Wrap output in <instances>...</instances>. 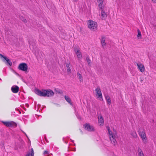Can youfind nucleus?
<instances>
[{
    "label": "nucleus",
    "mask_w": 156,
    "mask_h": 156,
    "mask_svg": "<svg viewBox=\"0 0 156 156\" xmlns=\"http://www.w3.org/2000/svg\"><path fill=\"white\" fill-rule=\"evenodd\" d=\"M105 37L102 36L101 37V42L102 44V45L103 47L104 46H105L106 45V43L105 42Z\"/></svg>",
    "instance_id": "f3484780"
},
{
    "label": "nucleus",
    "mask_w": 156,
    "mask_h": 156,
    "mask_svg": "<svg viewBox=\"0 0 156 156\" xmlns=\"http://www.w3.org/2000/svg\"><path fill=\"white\" fill-rule=\"evenodd\" d=\"M140 136L142 138L143 142L144 143H146L147 142V138L145 132L143 130H140L139 131Z\"/></svg>",
    "instance_id": "6e6552de"
},
{
    "label": "nucleus",
    "mask_w": 156,
    "mask_h": 156,
    "mask_svg": "<svg viewBox=\"0 0 156 156\" xmlns=\"http://www.w3.org/2000/svg\"><path fill=\"white\" fill-rule=\"evenodd\" d=\"M86 60L87 61V62L88 65L89 66H90L91 65V61L90 59L89 58L88 56L86 58Z\"/></svg>",
    "instance_id": "4be33fe9"
},
{
    "label": "nucleus",
    "mask_w": 156,
    "mask_h": 156,
    "mask_svg": "<svg viewBox=\"0 0 156 156\" xmlns=\"http://www.w3.org/2000/svg\"><path fill=\"white\" fill-rule=\"evenodd\" d=\"M3 145H4L3 143Z\"/></svg>",
    "instance_id": "58836bf2"
},
{
    "label": "nucleus",
    "mask_w": 156,
    "mask_h": 156,
    "mask_svg": "<svg viewBox=\"0 0 156 156\" xmlns=\"http://www.w3.org/2000/svg\"><path fill=\"white\" fill-rule=\"evenodd\" d=\"M55 91L59 94H62L63 93V92L61 90H58L56 88H55Z\"/></svg>",
    "instance_id": "bb28decb"
},
{
    "label": "nucleus",
    "mask_w": 156,
    "mask_h": 156,
    "mask_svg": "<svg viewBox=\"0 0 156 156\" xmlns=\"http://www.w3.org/2000/svg\"><path fill=\"white\" fill-rule=\"evenodd\" d=\"M113 131H115V133H116V131H115V130H114V129H113Z\"/></svg>",
    "instance_id": "f704fd0d"
},
{
    "label": "nucleus",
    "mask_w": 156,
    "mask_h": 156,
    "mask_svg": "<svg viewBox=\"0 0 156 156\" xmlns=\"http://www.w3.org/2000/svg\"><path fill=\"white\" fill-rule=\"evenodd\" d=\"M23 132L25 134V135L27 137V135L26 134V133L25 132H24L23 131Z\"/></svg>",
    "instance_id": "2f4dec72"
},
{
    "label": "nucleus",
    "mask_w": 156,
    "mask_h": 156,
    "mask_svg": "<svg viewBox=\"0 0 156 156\" xmlns=\"http://www.w3.org/2000/svg\"><path fill=\"white\" fill-rule=\"evenodd\" d=\"M131 134L134 138H136L137 137V135L135 132L133 131L132 132Z\"/></svg>",
    "instance_id": "5701e85b"
},
{
    "label": "nucleus",
    "mask_w": 156,
    "mask_h": 156,
    "mask_svg": "<svg viewBox=\"0 0 156 156\" xmlns=\"http://www.w3.org/2000/svg\"><path fill=\"white\" fill-rule=\"evenodd\" d=\"M113 1H115L116 2H117V0H113Z\"/></svg>",
    "instance_id": "c9c22d12"
},
{
    "label": "nucleus",
    "mask_w": 156,
    "mask_h": 156,
    "mask_svg": "<svg viewBox=\"0 0 156 156\" xmlns=\"http://www.w3.org/2000/svg\"><path fill=\"white\" fill-rule=\"evenodd\" d=\"M97 2L98 3H99V7L102 10L101 15L102 17L104 18L106 17V13H105L104 9H103L104 7V5H103V0H97Z\"/></svg>",
    "instance_id": "7ed1b4c3"
},
{
    "label": "nucleus",
    "mask_w": 156,
    "mask_h": 156,
    "mask_svg": "<svg viewBox=\"0 0 156 156\" xmlns=\"http://www.w3.org/2000/svg\"><path fill=\"white\" fill-rule=\"evenodd\" d=\"M70 65V64H66V67H67V70L68 73H71V69L70 67L69 66Z\"/></svg>",
    "instance_id": "aec40b11"
},
{
    "label": "nucleus",
    "mask_w": 156,
    "mask_h": 156,
    "mask_svg": "<svg viewBox=\"0 0 156 156\" xmlns=\"http://www.w3.org/2000/svg\"><path fill=\"white\" fill-rule=\"evenodd\" d=\"M18 69L20 70L27 72L28 69L27 64L25 63H21L19 65Z\"/></svg>",
    "instance_id": "0eeeda50"
},
{
    "label": "nucleus",
    "mask_w": 156,
    "mask_h": 156,
    "mask_svg": "<svg viewBox=\"0 0 156 156\" xmlns=\"http://www.w3.org/2000/svg\"><path fill=\"white\" fill-rule=\"evenodd\" d=\"M138 152L139 153V156H140L142 155V154H144L142 150L140 147L138 148Z\"/></svg>",
    "instance_id": "b1692460"
},
{
    "label": "nucleus",
    "mask_w": 156,
    "mask_h": 156,
    "mask_svg": "<svg viewBox=\"0 0 156 156\" xmlns=\"http://www.w3.org/2000/svg\"><path fill=\"white\" fill-rule=\"evenodd\" d=\"M74 140L72 141V142H73Z\"/></svg>",
    "instance_id": "4c0bfd02"
},
{
    "label": "nucleus",
    "mask_w": 156,
    "mask_h": 156,
    "mask_svg": "<svg viewBox=\"0 0 156 156\" xmlns=\"http://www.w3.org/2000/svg\"><path fill=\"white\" fill-rule=\"evenodd\" d=\"M34 153L33 148L31 149L30 152H28L26 156H34Z\"/></svg>",
    "instance_id": "dca6fc26"
},
{
    "label": "nucleus",
    "mask_w": 156,
    "mask_h": 156,
    "mask_svg": "<svg viewBox=\"0 0 156 156\" xmlns=\"http://www.w3.org/2000/svg\"><path fill=\"white\" fill-rule=\"evenodd\" d=\"M1 122L7 127H16L17 126V124L13 121H1Z\"/></svg>",
    "instance_id": "39448f33"
},
{
    "label": "nucleus",
    "mask_w": 156,
    "mask_h": 156,
    "mask_svg": "<svg viewBox=\"0 0 156 156\" xmlns=\"http://www.w3.org/2000/svg\"><path fill=\"white\" fill-rule=\"evenodd\" d=\"M105 99L106 100L107 103L110 105L111 103V99L110 97L108 95L105 94Z\"/></svg>",
    "instance_id": "2eb2a0df"
},
{
    "label": "nucleus",
    "mask_w": 156,
    "mask_h": 156,
    "mask_svg": "<svg viewBox=\"0 0 156 156\" xmlns=\"http://www.w3.org/2000/svg\"><path fill=\"white\" fill-rule=\"evenodd\" d=\"M77 55V57L79 58H81L82 57L81 53L80 51H77L75 53Z\"/></svg>",
    "instance_id": "6ab92c4d"
},
{
    "label": "nucleus",
    "mask_w": 156,
    "mask_h": 156,
    "mask_svg": "<svg viewBox=\"0 0 156 156\" xmlns=\"http://www.w3.org/2000/svg\"><path fill=\"white\" fill-rule=\"evenodd\" d=\"M65 98L66 101L68 102L70 105H72V103L71 102V100L70 98L68 96L65 95Z\"/></svg>",
    "instance_id": "a211bd4d"
},
{
    "label": "nucleus",
    "mask_w": 156,
    "mask_h": 156,
    "mask_svg": "<svg viewBox=\"0 0 156 156\" xmlns=\"http://www.w3.org/2000/svg\"><path fill=\"white\" fill-rule=\"evenodd\" d=\"M152 0L154 2H156V0Z\"/></svg>",
    "instance_id": "7c9ffc66"
},
{
    "label": "nucleus",
    "mask_w": 156,
    "mask_h": 156,
    "mask_svg": "<svg viewBox=\"0 0 156 156\" xmlns=\"http://www.w3.org/2000/svg\"><path fill=\"white\" fill-rule=\"evenodd\" d=\"M138 69H139L140 71L142 73L144 72L145 71V68L144 65L140 63H137L136 62Z\"/></svg>",
    "instance_id": "9b49d317"
},
{
    "label": "nucleus",
    "mask_w": 156,
    "mask_h": 156,
    "mask_svg": "<svg viewBox=\"0 0 156 156\" xmlns=\"http://www.w3.org/2000/svg\"><path fill=\"white\" fill-rule=\"evenodd\" d=\"M73 49L75 53H76V51H80L79 50V49L77 48V47H76V46H75L73 47Z\"/></svg>",
    "instance_id": "cd10ccee"
},
{
    "label": "nucleus",
    "mask_w": 156,
    "mask_h": 156,
    "mask_svg": "<svg viewBox=\"0 0 156 156\" xmlns=\"http://www.w3.org/2000/svg\"><path fill=\"white\" fill-rule=\"evenodd\" d=\"M137 32L138 34L137 36L138 39H141V34L140 31L139 29H137Z\"/></svg>",
    "instance_id": "412c9836"
},
{
    "label": "nucleus",
    "mask_w": 156,
    "mask_h": 156,
    "mask_svg": "<svg viewBox=\"0 0 156 156\" xmlns=\"http://www.w3.org/2000/svg\"><path fill=\"white\" fill-rule=\"evenodd\" d=\"M99 123H101V124L104 123V119L101 114L99 115L98 116Z\"/></svg>",
    "instance_id": "4468645a"
},
{
    "label": "nucleus",
    "mask_w": 156,
    "mask_h": 156,
    "mask_svg": "<svg viewBox=\"0 0 156 156\" xmlns=\"http://www.w3.org/2000/svg\"><path fill=\"white\" fill-rule=\"evenodd\" d=\"M29 43L30 48H32L33 49H34L36 48V44L34 41L30 40L29 41Z\"/></svg>",
    "instance_id": "f8f14e48"
},
{
    "label": "nucleus",
    "mask_w": 156,
    "mask_h": 156,
    "mask_svg": "<svg viewBox=\"0 0 156 156\" xmlns=\"http://www.w3.org/2000/svg\"><path fill=\"white\" fill-rule=\"evenodd\" d=\"M48 153H49L48 152V151H45L44 152L43 154L44 155H45V154H48Z\"/></svg>",
    "instance_id": "c85d7f7f"
},
{
    "label": "nucleus",
    "mask_w": 156,
    "mask_h": 156,
    "mask_svg": "<svg viewBox=\"0 0 156 156\" xmlns=\"http://www.w3.org/2000/svg\"><path fill=\"white\" fill-rule=\"evenodd\" d=\"M45 140H46V141H47V139H46V137H45Z\"/></svg>",
    "instance_id": "72a5a7b5"
},
{
    "label": "nucleus",
    "mask_w": 156,
    "mask_h": 156,
    "mask_svg": "<svg viewBox=\"0 0 156 156\" xmlns=\"http://www.w3.org/2000/svg\"><path fill=\"white\" fill-rule=\"evenodd\" d=\"M20 19L21 20L24 22L26 23L27 22V21L24 18L23 16H20Z\"/></svg>",
    "instance_id": "a878e982"
},
{
    "label": "nucleus",
    "mask_w": 156,
    "mask_h": 156,
    "mask_svg": "<svg viewBox=\"0 0 156 156\" xmlns=\"http://www.w3.org/2000/svg\"><path fill=\"white\" fill-rule=\"evenodd\" d=\"M87 24L88 28L91 30L93 31H95L97 30V23L96 22L90 20H88Z\"/></svg>",
    "instance_id": "f03ea898"
},
{
    "label": "nucleus",
    "mask_w": 156,
    "mask_h": 156,
    "mask_svg": "<svg viewBox=\"0 0 156 156\" xmlns=\"http://www.w3.org/2000/svg\"><path fill=\"white\" fill-rule=\"evenodd\" d=\"M35 93L41 97H51L54 95V93L50 89H42L41 90L38 89L35 90Z\"/></svg>",
    "instance_id": "f257e3e1"
},
{
    "label": "nucleus",
    "mask_w": 156,
    "mask_h": 156,
    "mask_svg": "<svg viewBox=\"0 0 156 156\" xmlns=\"http://www.w3.org/2000/svg\"><path fill=\"white\" fill-rule=\"evenodd\" d=\"M139 156H144V154H142V155Z\"/></svg>",
    "instance_id": "473e14b6"
},
{
    "label": "nucleus",
    "mask_w": 156,
    "mask_h": 156,
    "mask_svg": "<svg viewBox=\"0 0 156 156\" xmlns=\"http://www.w3.org/2000/svg\"><path fill=\"white\" fill-rule=\"evenodd\" d=\"M0 58L2 59V61L5 62L7 65L9 66H12V62L7 57L0 54Z\"/></svg>",
    "instance_id": "423d86ee"
},
{
    "label": "nucleus",
    "mask_w": 156,
    "mask_h": 156,
    "mask_svg": "<svg viewBox=\"0 0 156 156\" xmlns=\"http://www.w3.org/2000/svg\"><path fill=\"white\" fill-rule=\"evenodd\" d=\"M106 127L108 131L109 134L110 136H110L109 137L112 143L114 145H115V142L116 141V139H115V136L113 134L112 132L110 130L109 127L108 126Z\"/></svg>",
    "instance_id": "20e7f679"
},
{
    "label": "nucleus",
    "mask_w": 156,
    "mask_h": 156,
    "mask_svg": "<svg viewBox=\"0 0 156 156\" xmlns=\"http://www.w3.org/2000/svg\"><path fill=\"white\" fill-rule=\"evenodd\" d=\"M83 126L85 129L88 131L91 132L94 131H95L93 126H90L89 123H86L85 124H84Z\"/></svg>",
    "instance_id": "1a4fd4ad"
},
{
    "label": "nucleus",
    "mask_w": 156,
    "mask_h": 156,
    "mask_svg": "<svg viewBox=\"0 0 156 156\" xmlns=\"http://www.w3.org/2000/svg\"><path fill=\"white\" fill-rule=\"evenodd\" d=\"M74 151H76V148L75 149H74Z\"/></svg>",
    "instance_id": "e433bc0d"
},
{
    "label": "nucleus",
    "mask_w": 156,
    "mask_h": 156,
    "mask_svg": "<svg viewBox=\"0 0 156 156\" xmlns=\"http://www.w3.org/2000/svg\"><path fill=\"white\" fill-rule=\"evenodd\" d=\"M95 91L96 92V96L98 97V98L101 99L100 100L102 101L103 99L102 98V93L100 88L97 87L95 89Z\"/></svg>",
    "instance_id": "9d476101"
},
{
    "label": "nucleus",
    "mask_w": 156,
    "mask_h": 156,
    "mask_svg": "<svg viewBox=\"0 0 156 156\" xmlns=\"http://www.w3.org/2000/svg\"><path fill=\"white\" fill-rule=\"evenodd\" d=\"M26 105L28 107H29V105L28 104H26Z\"/></svg>",
    "instance_id": "c756f323"
},
{
    "label": "nucleus",
    "mask_w": 156,
    "mask_h": 156,
    "mask_svg": "<svg viewBox=\"0 0 156 156\" xmlns=\"http://www.w3.org/2000/svg\"><path fill=\"white\" fill-rule=\"evenodd\" d=\"M11 90L13 93H16L19 91V87L17 86H14L11 87Z\"/></svg>",
    "instance_id": "ddd939ff"
},
{
    "label": "nucleus",
    "mask_w": 156,
    "mask_h": 156,
    "mask_svg": "<svg viewBox=\"0 0 156 156\" xmlns=\"http://www.w3.org/2000/svg\"><path fill=\"white\" fill-rule=\"evenodd\" d=\"M77 74L78 76H79V78L80 79V81H82L83 80V78L82 75L79 72L77 73Z\"/></svg>",
    "instance_id": "393cba45"
}]
</instances>
